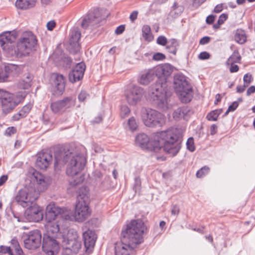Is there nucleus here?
<instances>
[{
    "mask_svg": "<svg viewBox=\"0 0 255 255\" xmlns=\"http://www.w3.org/2000/svg\"><path fill=\"white\" fill-rule=\"evenodd\" d=\"M187 148L190 151H194L195 149L194 142V139L192 137H190L188 139L186 142Z\"/></svg>",
    "mask_w": 255,
    "mask_h": 255,
    "instance_id": "42",
    "label": "nucleus"
},
{
    "mask_svg": "<svg viewBox=\"0 0 255 255\" xmlns=\"http://www.w3.org/2000/svg\"><path fill=\"white\" fill-rule=\"evenodd\" d=\"M125 27L124 25H120L115 30V33L117 34H120L124 32V31L125 30Z\"/></svg>",
    "mask_w": 255,
    "mask_h": 255,
    "instance_id": "60",
    "label": "nucleus"
},
{
    "mask_svg": "<svg viewBox=\"0 0 255 255\" xmlns=\"http://www.w3.org/2000/svg\"><path fill=\"white\" fill-rule=\"evenodd\" d=\"M223 10V4H219L217 5L214 8V11L216 13H219Z\"/></svg>",
    "mask_w": 255,
    "mask_h": 255,
    "instance_id": "64",
    "label": "nucleus"
},
{
    "mask_svg": "<svg viewBox=\"0 0 255 255\" xmlns=\"http://www.w3.org/2000/svg\"><path fill=\"white\" fill-rule=\"evenodd\" d=\"M22 239L25 247L28 250H34L38 248L41 242V235L37 230L24 233Z\"/></svg>",
    "mask_w": 255,
    "mask_h": 255,
    "instance_id": "15",
    "label": "nucleus"
},
{
    "mask_svg": "<svg viewBox=\"0 0 255 255\" xmlns=\"http://www.w3.org/2000/svg\"><path fill=\"white\" fill-rule=\"evenodd\" d=\"M138 15V11L136 10L133 11L130 15V20L133 22L136 18Z\"/></svg>",
    "mask_w": 255,
    "mask_h": 255,
    "instance_id": "59",
    "label": "nucleus"
},
{
    "mask_svg": "<svg viewBox=\"0 0 255 255\" xmlns=\"http://www.w3.org/2000/svg\"><path fill=\"white\" fill-rule=\"evenodd\" d=\"M158 80L148 88V96L160 110L165 111L172 107L166 91V79L173 72L172 66L164 64L157 66L154 70Z\"/></svg>",
    "mask_w": 255,
    "mask_h": 255,
    "instance_id": "2",
    "label": "nucleus"
},
{
    "mask_svg": "<svg viewBox=\"0 0 255 255\" xmlns=\"http://www.w3.org/2000/svg\"><path fill=\"white\" fill-rule=\"evenodd\" d=\"M80 36L81 33L78 29H74L71 30L68 47V49L71 53L76 54L80 51V47L78 41Z\"/></svg>",
    "mask_w": 255,
    "mask_h": 255,
    "instance_id": "20",
    "label": "nucleus"
},
{
    "mask_svg": "<svg viewBox=\"0 0 255 255\" xmlns=\"http://www.w3.org/2000/svg\"><path fill=\"white\" fill-rule=\"evenodd\" d=\"M155 75L153 70L149 69L143 71L140 74L138 82L141 85H147L154 79Z\"/></svg>",
    "mask_w": 255,
    "mask_h": 255,
    "instance_id": "27",
    "label": "nucleus"
},
{
    "mask_svg": "<svg viewBox=\"0 0 255 255\" xmlns=\"http://www.w3.org/2000/svg\"><path fill=\"white\" fill-rule=\"evenodd\" d=\"M221 114V111L217 110L213 111L207 115V119L210 121H216L217 120L219 115Z\"/></svg>",
    "mask_w": 255,
    "mask_h": 255,
    "instance_id": "39",
    "label": "nucleus"
},
{
    "mask_svg": "<svg viewBox=\"0 0 255 255\" xmlns=\"http://www.w3.org/2000/svg\"><path fill=\"white\" fill-rule=\"evenodd\" d=\"M217 131V126L213 124L210 127V133L212 135H214Z\"/></svg>",
    "mask_w": 255,
    "mask_h": 255,
    "instance_id": "63",
    "label": "nucleus"
},
{
    "mask_svg": "<svg viewBox=\"0 0 255 255\" xmlns=\"http://www.w3.org/2000/svg\"><path fill=\"white\" fill-rule=\"evenodd\" d=\"M33 178L36 182V192H38V196L41 192L47 190L51 183V178L48 176H45L41 173L35 171L32 174Z\"/></svg>",
    "mask_w": 255,
    "mask_h": 255,
    "instance_id": "18",
    "label": "nucleus"
},
{
    "mask_svg": "<svg viewBox=\"0 0 255 255\" xmlns=\"http://www.w3.org/2000/svg\"><path fill=\"white\" fill-rule=\"evenodd\" d=\"M58 241H60V243L64 246L65 250L70 253L77 254L81 247L77 232L73 229L68 230L66 234L61 235Z\"/></svg>",
    "mask_w": 255,
    "mask_h": 255,
    "instance_id": "8",
    "label": "nucleus"
},
{
    "mask_svg": "<svg viewBox=\"0 0 255 255\" xmlns=\"http://www.w3.org/2000/svg\"><path fill=\"white\" fill-rule=\"evenodd\" d=\"M127 125L128 129L131 131L135 130L138 127L137 122L136 119L133 117L128 119Z\"/></svg>",
    "mask_w": 255,
    "mask_h": 255,
    "instance_id": "38",
    "label": "nucleus"
},
{
    "mask_svg": "<svg viewBox=\"0 0 255 255\" xmlns=\"http://www.w3.org/2000/svg\"><path fill=\"white\" fill-rule=\"evenodd\" d=\"M239 104L238 102H233L232 105H231L229 107V111L233 112L238 107Z\"/></svg>",
    "mask_w": 255,
    "mask_h": 255,
    "instance_id": "56",
    "label": "nucleus"
},
{
    "mask_svg": "<svg viewBox=\"0 0 255 255\" xmlns=\"http://www.w3.org/2000/svg\"><path fill=\"white\" fill-rule=\"evenodd\" d=\"M179 213V208L177 205H173L171 209V214L177 215Z\"/></svg>",
    "mask_w": 255,
    "mask_h": 255,
    "instance_id": "55",
    "label": "nucleus"
},
{
    "mask_svg": "<svg viewBox=\"0 0 255 255\" xmlns=\"http://www.w3.org/2000/svg\"><path fill=\"white\" fill-rule=\"evenodd\" d=\"M53 86V94L56 95H61L65 87V80L64 76L62 75H55Z\"/></svg>",
    "mask_w": 255,
    "mask_h": 255,
    "instance_id": "24",
    "label": "nucleus"
},
{
    "mask_svg": "<svg viewBox=\"0 0 255 255\" xmlns=\"http://www.w3.org/2000/svg\"><path fill=\"white\" fill-rule=\"evenodd\" d=\"M0 253L8 254L9 255H13L10 247L1 246L0 247Z\"/></svg>",
    "mask_w": 255,
    "mask_h": 255,
    "instance_id": "43",
    "label": "nucleus"
},
{
    "mask_svg": "<svg viewBox=\"0 0 255 255\" xmlns=\"http://www.w3.org/2000/svg\"><path fill=\"white\" fill-rule=\"evenodd\" d=\"M210 171V168L207 166L202 167L200 169L198 170L196 173V177L197 178H203L206 175L208 174Z\"/></svg>",
    "mask_w": 255,
    "mask_h": 255,
    "instance_id": "40",
    "label": "nucleus"
},
{
    "mask_svg": "<svg viewBox=\"0 0 255 255\" xmlns=\"http://www.w3.org/2000/svg\"><path fill=\"white\" fill-rule=\"evenodd\" d=\"M46 221L54 220H65L66 211L59 208L53 203L49 204L46 208Z\"/></svg>",
    "mask_w": 255,
    "mask_h": 255,
    "instance_id": "17",
    "label": "nucleus"
},
{
    "mask_svg": "<svg viewBox=\"0 0 255 255\" xmlns=\"http://www.w3.org/2000/svg\"><path fill=\"white\" fill-rule=\"evenodd\" d=\"M244 84L246 86H248L252 81V76L250 74H246L244 75L243 78Z\"/></svg>",
    "mask_w": 255,
    "mask_h": 255,
    "instance_id": "45",
    "label": "nucleus"
},
{
    "mask_svg": "<svg viewBox=\"0 0 255 255\" xmlns=\"http://www.w3.org/2000/svg\"><path fill=\"white\" fill-rule=\"evenodd\" d=\"M140 117L144 125L150 128L162 127L166 123L165 117L162 113L151 109H142Z\"/></svg>",
    "mask_w": 255,
    "mask_h": 255,
    "instance_id": "7",
    "label": "nucleus"
},
{
    "mask_svg": "<svg viewBox=\"0 0 255 255\" xmlns=\"http://www.w3.org/2000/svg\"><path fill=\"white\" fill-rule=\"evenodd\" d=\"M183 8L182 7L174 6L173 9L171 11L170 14L172 15L176 14L177 16L180 14L182 11Z\"/></svg>",
    "mask_w": 255,
    "mask_h": 255,
    "instance_id": "47",
    "label": "nucleus"
},
{
    "mask_svg": "<svg viewBox=\"0 0 255 255\" xmlns=\"http://www.w3.org/2000/svg\"><path fill=\"white\" fill-rule=\"evenodd\" d=\"M198 58L201 60L208 59L210 58V54L206 51L202 52L199 55Z\"/></svg>",
    "mask_w": 255,
    "mask_h": 255,
    "instance_id": "50",
    "label": "nucleus"
},
{
    "mask_svg": "<svg viewBox=\"0 0 255 255\" xmlns=\"http://www.w3.org/2000/svg\"><path fill=\"white\" fill-rule=\"evenodd\" d=\"M135 143L143 149L155 152L163 147L165 152L172 156L175 155L181 147L178 136L173 129L154 133L150 137L144 133H140L136 136Z\"/></svg>",
    "mask_w": 255,
    "mask_h": 255,
    "instance_id": "1",
    "label": "nucleus"
},
{
    "mask_svg": "<svg viewBox=\"0 0 255 255\" xmlns=\"http://www.w3.org/2000/svg\"><path fill=\"white\" fill-rule=\"evenodd\" d=\"M69 161L66 173L73 176L77 175L84 168L86 159L81 154L68 151L56 152L55 154L54 166L56 168L63 166Z\"/></svg>",
    "mask_w": 255,
    "mask_h": 255,
    "instance_id": "5",
    "label": "nucleus"
},
{
    "mask_svg": "<svg viewBox=\"0 0 255 255\" xmlns=\"http://www.w3.org/2000/svg\"><path fill=\"white\" fill-rule=\"evenodd\" d=\"M91 211L89 206V203L84 202H77L75 212L73 215L68 211H66L65 220L75 221L78 222H82L86 220L90 215Z\"/></svg>",
    "mask_w": 255,
    "mask_h": 255,
    "instance_id": "11",
    "label": "nucleus"
},
{
    "mask_svg": "<svg viewBox=\"0 0 255 255\" xmlns=\"http://www.w3.org/2000/svg\"><path fill=\"white\" fill-rule=\"evenodd\" d=\"M130 110L127 106H123L121 108L120 116L123 119L125 118L129 115L130 113Z\"/></svg>",
    "mask_w": 255,
    "mask_h": 255,
    "instance_id": "41",
    "label": "nucleus"
},
{
    "mask_svg": "<svg viewBox=\"0 0 255 255\" xmlns=\"http://www.w3.org/2000/svg\"><path fill=\"white\" fill-rule=\"evenodd\" d=\"M89 203V189L85 186L80 187L77 191V202Z\"/></svg>",
    "mask_w": 255,
    "mask_h": 255,
    "instance_id": "29",
    "label": "nucleus"
},
{
    "mask_svg": "<svg viewBox=\"0 0 255 255\" xmlns=\"http://www.w3.org/2000/svg\"><path fill=\"white\" fill-rule=\"evenodd\" d=\"M235 40L238 43L243 44L246 41V36L244 30L241 29L237 30L235 35Z\"/></svg>",
    "mask_w": 255,
    "mask_h": 255,
    "instance_id": "34",
    "label": "nucleus"
},
{
    "mask_svg": "<svg viewBox=\"0 0 255 255\" xmlns=\"http://www.w3.org/2000/svg\"><path fill=\"white\" fill-rule=\"evenodd\" d=\"M83 238L86 252L88 253L91 252L95 246L97 239V236L95 232L91 230H88L83 232Z\"/></svg>",
    "mask_w": 255,
    "mask_h": 255,
    "instance_id": "21",
    "label": "nucleus"
},
{
    "mask_svg": "<svg viewBox=\"0 0 255 255\" xmlns=\"http://www.w3.org/2000/svg\"><path fill=\"white\" fill-rule=\"evenodd\" d=\"M86 66L83 62H80L75 66L73 70L69 73V79L72 83L80 80L84 75Z\"/></svg>",
    "mask_w": 255,
    "mask_h": 255,
    "instance_id": "22",
    "label": "nucleus"
},
{
    "mask_svg": "<svg viewBox=\"0 0 255 255\" xmlns=\"http://www.w3.org/2000/svg\"><path fill=\"white\" fill-rule=\"evenodd\" d=\"M19 71L18 66L14 64H8L4 67V73L6 75V79L10 75L14 76L17 74Z\"/></svg>",
    "mask_w": 255,
    "mask_h": 255,
    "instance_id": "31",
    "label": "nucleus"
},
{
    "mask_svg": "<svg viewBox=\"0 0 255 255\" xmlns=\"http://www.w3.org/2000/svg\"><path fill=\"white\" fill-rule=\"evenodd\" d=\"M66 220H53L46 221L45 225V232L43 235L42 249L48 255H54L59 250L61 236V231Z\"/></svg>",
    "mask_w": 255,
    "mask_h": 255,
    "instance_id": "4",
    "label": "nucleus"
},
{
    "mask_svg": "<svg viewBox=\"0 0 255 255\" xmlns=\"http://www.w3.org/2000/svg\"><path fill=\"white\" fill-rule=\"evenodd\" d=\"M171 49L170 50V52L173 53L174 54H176V49L175 47L177 45V41L175 39H173L171 40Z\"/></svg>",
    "mask_w": 255,
    "mask_h": 255,
    "instance_id": "54",
    "label": "nucleus"
},
{
    "mask_svg": "<svg viewBox=\"0 0 255 255\" xmlns=\"http://www.w3.org/2000/svg\"><path fill=\"white\" fill-rule=\"evenodd\" d=\"M179 99L182 103H187L190 102L193 97V92L192 86L185 88V89L176 92Z\"/></svg>",
    "mask_w": 255,
    "mask_h": 255,
    "instance_id": "25",
    "label": "nucleus"
},
{
    "mask_svg": "<svg viewBox=\"0 0 255 255\" xmlns=\"http://www.w3.org/2000/svg\"><path fill=\"white\" fill-rule=\"evenodd\" d=\"M228 15L226 14L223 13L219 17L218 23L219 25L222 24L224 21L227 19Z\"/></svg>",
    "mask_w": 255,
    "mask_h": 255,
    "instance_id": "51",
    "label": "nucleus"
},
{
    "mask_svg": "<svg viewBox=\"0 0 255 255\" xmlns=\"http://www.w3.org/2000/svg\"><path fill=\"white\" fill-rule=\"evenodd\" d=\"M31 80L32 76L28 74L26 76L25 79L19 82L18 86L20 89H27L30 87Z\"/></svg>",
    "mask_w": 255,
    "mask_h": 255,
    "instance_id": "35",
    "label": "nucleus"
},
{
    "mask_svg": "<svg viewBox=\"0 0 255 255\" xmlns=\"http://www.w3.org/2000/svg\"><path fill=\"white\" fill-rule=\"evenodd\" d=\"M214 20L215 16L213 15H210L207 17L206 21L208 24H211L214 21Z\"/></svg>",
    "mask_w": 255,
    "mask_h": 255,
    "instance_id": "61",
    "label": "nucleus"
},
{
    "mask_svg": "<svg viewBox=\"0 0 255 255\" xmlns=\"http://www.w3.org/2000/svg\"><path fill=\"white\" fill-rule=\"evenodd\" d=\"M17 36L16 31H7L0 35V45L12 55H14V49L11 48L10 45L15 41Z\"/></svg>",
    "mask_w": 255,
    "mask_h": 255,
    "instance_id": "16",
    "label": "nucleus"
},
{
    "mask_svg": "<svg viewBox=\"0 0 255 255\" xmlns=\"http://www.w3.org/2000/svg\"><path fill=\"white\" fill-rule=\"evenodd\" d=\"M100 22V18L96 16L94 13H90L86 16L83 20L81 24L83 28L88 27H97Z\"/></svg>",
    "mask_w": 255,
    "mask_h": 255,
    "instance_id": "26",
    "label": "nucleus"
},
{
    "mask_svg": "<svg viewBox=\"0 0 255 255\" xmlns=\"http://www.w3.org/2000/svg\"><path fill=\"white\" fill-rule=\"evenodd\" d=\"M16 132V128L13 127H10L6 128L5 131V134L8 136H11V135L15 133Z\"/></svg>",
    "mask_w": 255,
    "mask_h": 255,
    "instance_id": "48",
    "label": "nucleus"
},
{
    "mask_svg": "<svg viewBox=\"0 0 255 255\" xmlns=\"http://www.w3.org/2000/svg\"><path fill=\"white\" fill-rule=\"evenodd\" d=\"M142 35L146 41L150 42L153 40L154 37L151 33L150 27L148 25H144L142 26Z\"/></svg>",
    "mask_w": 255,
    "mask_h": 255,
    "instance_id": "33",
    "label": "nucleus"
},
{
    "mask_svg": "<svg viewBox=\"0 0 255 255\" xmlns=\"http://www.w3.org/2000/svg\"><path fill=\"white\" fill-rule=\"evenodd\" d=\"M6 80V75L4 73L3 71L0 69V82H4Z\"/></svg>",
    "mask_w": 255,
    "mask_h": 255,
    "instance_id": "62",
    "label": "nucleus"
},
{
    "mask_svg": "<svg viewBox=\"0 0 255 255\" xmlns=\"http://www.w3.org/2000/svg\"><path fill=\"white\" fill-rule=\"evenodd\" d=\"M37 43L36 36L31 31H25L17 42L14 54L17 57L27 56L35 50Z\"/></svg>",
    "mask_w": 255,
    "mask_h": 255,
    "instance_id": "6",
    "label": "nucleus"
},
{
    "mask_svg": "<svg viewBox=\"0 0 255 255\" xmlns=\"http://www.w3.org/2000/svg\"><path fill=\"white\" fill-rule=\"evenodd\" d=\"M52 161V155L48 151H42L37 154L35 164L42 170L47 169Z\"/></svg>",
    "mask_w": 255,
    "mask_h": 255,
    "instance_id": "19",
    "label": "nucleus"
},
{
    "mask_svg": "<svg viewBox=\"0 0 255 255\" xmlns=\"http://www.w3.org/2000/svg\"><path fill=\"white\" fill-rule=\"evenodd\" d=\"M83 180L84 177L82 176H80L78 179H76V178L74 177L70 180V184L72 186H74L82 182Z\"/></svg>",
    "mask_w": 255,
    "mask_h": 255,
    "instance_id": "44",
    "label": "nucleus"
},
{
    "mask_svg": "<svg viewBox=\"0 0 255 255\" xmlns=\"http://www.w3.org/2000/svg\"><path fill=\"white\" fill-rule=\"evenodd\" d=\"M191 113V111L187 107H182L177 108L173 113V117L176 120L182 118L187 120Z\"/></svg>",
    "mask_w": 255,
    "mask_h": 255,
    "instance_id": "28",
    "label": "nucleus"
},
{
    "mask_svg": "<svg viewBox=\"0 0 255 255\" xmlns=\"http://www.w3.org/2000/svg\"><path fill=\"white\" fill-rule=\"evenodd\" d=\"M229 65H231L230 68V71L231 73L237 72L239 70V67L238 65H235L234 64H230Z\"/></svg>",
    "mask_w": 255,
    "mask_h": 255,
    "instance_id": "57",
    "label": "nucleus"
},
{
    "mask_svg": "<svg viewBox=\"0 0 255 255\" xmlns=\"http://www.w3.org/2000/svg\"><path fill=\"white\" fill-rule=\"evenodd\" d=\"M88 96L87 93L85 91H82L78 96L79 101L83 102L87 98Z\"/></svg>",
    "mask_w": 255,
    "mask_h": 255,
    "instance_id": "52",
    "label": "nucleus"
},
{
    "mask_svg": "<svg viewBox=\"0 0 255 255\" xmlns=\"http://www.w3.org/2000/svg\"><path fill=\"white\" fill-rule=\"evenodd\" d=\"M47 28L49 30H52L55 26V22L54 21H50L47 23Z\"/></svg>",
    "mask_w": 255,
    "mask_h": 255,
    "instance_id": "58",
    "label": "nucleus"
},
{
    "mask_svg": "<svg viewBox=\"0 0 255 255\" xmlns=\"http://www.w3.org/2000/svg\"><path fill=\"white\" fill-rule=\"evenodd\" d=\"M210 39L211 38L210 37L204 36L200 39L199 43L201 45H205L208 44L210 42Z\"/></svg>",
    "mask_w": 255,
    "mask_h": 255,
    "instance_id": "53",
    "label": "nucleus"
},
{
    "mask_svg": "<svg viewBox=\"0 0 255 255\" xmlns=\"http://www.w3.org/2000/svg\"><path fill=\"white\" fill-rule=\"evenodd\" d=\"M146 227L141 220H132L122 232L121 243L116 244V255H130L137 246L143 242Z\"/></svg>",
    "mask_w": 255,
    "mask_h": 255,
    "instance_id": "3",
    "label": "nucleus"
},
{
    "mask_svg": "<svg viewBox=\"0 0 255 255\" xmlns=\"http://www.w3.org/2000/svg\"><path fill=\"white\" fill-rule=\"evenodd\" d=\"M22 217L13 214V218L18 222H37L42 220L43 212L41 208L34 202L27 207Z\"/></svg>",
    "mask_w": 255,
    "mask_h": 255,
    "instance_id": "10",
    "label": "nucleus"
},
{
    "mask_svg": "<svg viewBox=\"0 0 255 255\" xmlns=\"http://www.w3.org/2000/svg\"><path fill=\"white\" fill-rule=\"evenodd\" d=\"M36 0H16L15 6L17 8L26 10L34 7Z\"/></svg>",
    "mask_w": 255,
    "mask_h": 255,
    "instance_id": "30",
    "label": "nucleus"
},
{
    "mask_svg": "<svg viewBox=\"0 0 255 255\" xmlns=\"http://www.w3.org/2000/svg\"><path fill=\"white\" fill-rule=\"evenodd\" d=\"M157 43L159 45L164 46L167 43L166 38L164 36H160L157 39Z\"/></svg>",
    "mask_w": 255,
    "mask_h": 255,
    "instance_id": "46",
    "label": "nucleus"
},
{
    "mask_svg": "<svg viewBox=\"0 0 255 255\" xmlns=\"http://www.w3.org/2000/svg\"><path fill=\"white\" fill-rule=\"evenodd\" d=\"M143 94V89L133 84L128 85L125 92L127 102L133 106L136 105L141 101Z\"/></svg>",
    "mask_w": 255,
    "mask_h": 255,
    "instance_id": "12",
    "label": "nucleus"
},
{
    "mask_svg": "<svg viewBox=\"0 0 255 255\" xmlns=\"http://www.w3.org/2000/svg\"><path fill=\"white\" fill-rule=\"evenodd\" d=\"M24 95L20 96L15 95L5 91L0 98L3 112L7 114L11 112L24 98Z\"/></svg>",
    "mask_w": 255,
    "mask_h": 255,
    "instance_id": "13",
    "label": "nucleus"
},
{
    "mask_svg": "<svg viewBox=\"0 0 255 255\" xmlns=\"http://www.w3.org/2000/svg\"><path fill=\"white\" fill-rule=\"evenodd\" d=\"M75 105V99L73 97H67L51 103L50 107L55 114H61L69 111Z\"/></svg>",
    "mask_w": 255,
    "mask_h": 255,
    "instance_id": "14",
    "label": "nucleus"
},
{
    "mask_svg": "<svg viewBox=\"0 0 255 255\" xmlns=\"http://www.w3.org/2000/svg\"><path fill=\"white\" fill-rule=\"evenodd\" d=\"M241 60V56L239 52L235 50L231 56L228 59L226 64L229 65L230 64H234L235 63H239Z\"/></svg>",
    "mask_w": 255,
    "mask_h": 255,
    "instance_id": "36",
    "label": "nucleus"
},
{
    "mask_svg": "<svg viewBox=\"0 0 255 255\" xmlns=\"http://www.w3.org/2000/svg\"><path fill=\"white\" fill-rule=\"evenodd\" d=\"M38 198V192L32 186H25L20 189L15 197V202L23 208L32 204Z\"/></svg>",
    "mask_w": 255,
    "mask_h": 255,
    "instance_id": "9",
    "label": "nucleus"
},
{
    "mask_svg": "<svg viewBox=\"0 0 255 255\" xmlns=\"http://www.w3.org/2000/svg\"><path fill=\"white\" fill-rule=\"evenodd\" d=\"M174 85L175 92L180 91L185 88L191 86L187 78L182 74H177L174 76Z\"/></svg>",
    "mask_w": 255,
    "mask_h": 255,
    "instance_id": "23",
    "label": "nucleus"
},
{
    "mask_svg": "<svg viewBox=\"0 0 255 255\" xmlns=\"http://www.w3.org/2000/svg\"><path fill=\"white\" fill-rule=\"evenodd\" d=\"M32 108V104L29 103L23 107L22 109L17 114L13 116L14 121H17L21 118L25 117L29 112Z\"/></svg>",
    "mask_w": 255,
    "mask_h": 255,
    "instance_id": "32",
    "label": "nucleus"
},
{
    "mask_svg": "<svg viewBox=\"0 0 255 255\" xmlns=\"http://www.w3.org/2000/svg\"><path fill=\"white\" fill-rule=\"evenodd\" d=\"M165 58V55L161 53H157L155 54L153 56V59L156 61L162 60Z\"/></svg>",
    "mask_w": 255,
    "mask_h": 255,
    "instance_id": "49",
    "label": "nucleus"
},
{
    "mask_svg": "<svg viewBox=\"0 0 255 255\" xmlns=\"http://www.w3.org/2000/svg\"><path fill=\"white\" fill-rule=\"evenodd\" d=\"M10 248L11 249V251L12 250H14L15 253L18 255L20 254H22L23 252L22 249H21L19 243L18 242L17 240L14 238L10 241Z\"/></svg>",
    "mask_w": 255,
    "mask_h": 255,
    "instance_id": "37",
    "label": "nucleus"
}]
</instances>
